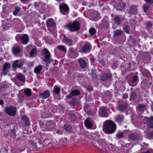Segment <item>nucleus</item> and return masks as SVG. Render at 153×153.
I'll return each mask as SVG.
<instances>
[{"label":"nucleus","instance_id":"4468645a","mask_svg":"<svg viewBox=\"0 0 153 153\" xmlns=\"http://www.w3.org/2000/svg\"><path fill=\"white\" fill-rule=\"evenodd\" d=\"M145 122L147 123V125L151 128H153V117H150V119L148 117H145Z\"/></svg>","mask_w":153,"mask_h":153},{"label":"nucleus","instance_id":"79ce46f5","mask_svg":"<svg viewBox=\"0 0 153 153\" xmlns=\"http://www.w3.org/2000/svg\"><path fill=\"white\" fill-rule=\"evenodd\" d=\"M32 150L33 151H35L37 149V145H36V143L34 141L32 142Z\"/></svg>","mask_w":153,"mask_h":153},{"label":"nucleus","instance_id":"864d4df0","mask_svg":"<svg viewBox=\"0 0 153 153\" xmlns=\"http://www.w3.org/2000/svg\"><path fill=\"white\" fill-rule=\"evenodd\" d=\"M153 151L152 150L150 149L149 150H148L146 152H143L141 153H153Z\"/></svg>","mask_w":153,"mask_h":153},{"label":"nucleus","instance_id":"dca6fc26","mask_svg":"<svg viewBox=\"0 0 153 153\" xmlns=\"http://www.w3.org/2000/svg\"><path fill=\"white\" fill-rule=\"evenodd\" d=\"M63 42H65L67 45L70 46L72 45L73 41L71 39H69L68 37H66L65 36H64L63 39Z\"/></svg>","mask_w":153,"mask_h":153},{"label":"nucleus","instance_id":"f257e3e1","mask_svg":"<svg viewBox=\"0 0 153 153\" xmlns=\"http://www.w3.org/2000/svg\"><path fill=\"white\" fill-rule=\"evenodd\" d=\"M116 129L115 123L110 120L105 121L103 124L102 130L106 134H111L114 133Z\"/></svg>","mask_w":153,"mask_h":153},{"label":"nucleus","instance_id":"2eb2a0df","mask_svg":"<svg viewBox=\"0 0 153 153\" xmlns=\"http://www.w3.org/2000/svg\"><path fill=\"white\" fill-rule=\"evenodd\" d=\"M29 37L26 34H24L20 38L21 42L24 44H27L28 41Z\"/></svg>","mask_w":153,"mask_h":153},{"label":"nucleus","instance_id":"49530a36","mask_svg":"<svg viewBox=\"0 0 153 153\" xmlns=\"http://www.w3.org/2000/svg\"><path fill=\"white\" fill-rule=\"evenodd\" d=\"M130 97L131 99L134 100L136 98L137 95L135 93H132L131 94Z\"/></svg>","mask_w":153,"mask_h":153},{"label":"nucleus","instance_id":"f3484780","mask_svg":"<svg viewBox=\"0 0 153 153\" xmlns=\"http://www.w3.org/2000/svg\"><path fill=\"white\" fill-rule=\"evenodd\" d=\"M46 24L48 27H53L55 25V22L51 19L48 20L47 21Z\"/></svg>","mask_w":153,"mask_h":153},{"label":"nucleus","instance_id":"cd10ccee","mask_svg":"<svg viewBox=\"0 0 153 153\" xmlns=\"http://www.w3.org/2000/svg\"><path fill=\"white\" fill-rule=\"evenodd\" d=\"M17 78L20 81L24 82L25 80V77L21 74H18L17 76Z\"/></svg>","mask_w":153,"mask_h":153},{"label":"nucleus","instance_id":"de8ad7c7","mask_svg":"<svg viewBox=\"0 0 153 153\" xmlns=\"http://www.w3.org/2000/svg\"><path fill=\"white\" fill-rule=\"evenodd\" d=\"M116 136L119 138L122 137L123 136V133L122 132L118 133L117 134Z\"/></svg>","mask_w":153,"mask_h":153},{"label":"nucleus","instance_id":"603ef678","mask_svg":"<svg viewBox=\"0 0 153 153\" xmlns=\"http://www.w3.org/2000/svg\"><path fill=\"white\" fill-rule=\"evenodd\" d=\"M99 61L100 63L103 66H104L105 65V63L103 60V59H101Z\"/></svg>","mask_w":153,"mask_h":153},{"label":"nucleus","instance_id":"5701e85b","mask_svg":"<svg viewBox=\"0 0 153 153\" xmlns=\"http://www.w3.org/2000/svg\"><path fill=\"white\" fill-rule=\"evenodd\" d=\"M70 94L72 96H77L80 94V92L78 90H75L70 92Z\"/></svg>","mask_w":153,"mask_h":153},{"label":"nucleus","instance_id":"20e7f679","mask_svg":"<svg viewBox=\"0 0 153 153\" xmlns=\"http://www.w3.org/2000/svg\"><path fill=\"white\" fill-rule=\"evenodd\" d=\"M4 111L9 115L13 116L16 114V109L13 107H6L5 108Z\"/></svg>","mask_w":153,"mask_h":153},{"label":"nucleus","instance_id":"393cba45","mask_svg":"<svg viewBox=\"0 0 153 153\" xmlns=\"http://www.w3.org/2000/svg\"><path fill=\"white\" fill-rule=\"evenodd\" d=\"M64 128L68 132L71 131L72 130L71 126L68 124H65L64 126Z\"/></svg>","mask_w":153,"mask_h":153},{"label":"nucleus","instance_id":"e2e57ef3","mask_svg":"<svg viewBox=\"0 0 153 153\" xmlns=\"http://www.w3.org/2000/svg\"><path fill=\"white\" fill-rule=\"evenodd\" d=\"M75 101H76V100H74V99H73L72 100V102L73 103H75Z\"/></svg>","mask_w":153,"mask_h":153},{"label":"nucleus","instance_id":"4be33fe9","mask_svg":"<svg viewBox=\"0 0 153 153\" xmlns=\"http://www.w3.org/2000/svg\"><path fill=\"white\" fill-rule=\"evenodd\" d=\"M114 19L115 23L117 25H120L121 19L119 16H115L114 18Z\"/></svg>","mask_w":153,"mask_h":153},{"label":"nucleus","instance_id":"39448f33","mask_svg":"<svg viewBox=\"0 0 153 153\" xmlns=\"http://www.w3.org/2000/svg\"><path fill=\"white\" fill-rule=\"evenodd\" d=\"M91 44L89 42H87L82 47L81 50L82 52L84 53H88L91 51Z\"/></svg>","mask_w":153,"mask_h":153},{"label":"nucleus","instance_id":"09e8293b","mask_svg":"<svg viewBox=\"0 0 153 153\" xmlns=\"http://www.w3.org/2000/svg\"><path fill=\"white\" fill-rule=\"evenodd\" d=\"M101 24L103 25H105L107 26L108 25V22L107 21L103 19L102 21Z\"/></svg>","mask_w":153,"mask_h":153},{"label":"nucleus","instance_id":"2f4dec72","mask_svg":"<svg viewBox=\"0 0 153 153\" xmlns=\"http://www.w3.org/2000/svg\"><path fill=\"white\" fill-rule=\"evenodd\" d=\"M2 27L4 30H6L8 29L10 27V25L8 24L6 22H3L2 25Z\"/></svg>","mask_w":153,"mask_h":153},{"label":"nucleus","instance_id":"5fc2aeb1","mask_svg":"<svg viewBox=\"0 0 153 153\" xmlns=\"http://www.w3.org/2000/svg\"><path fill=\"white\" fill-rule=\"evenodd\" d=\"M20 8L18 7H15V10L16 11H17L19 12L20 10Z\"/></svg>","mask_w":153,"mask_h":153},{"label":"nucleus","instance_id":"0e129e2a","mask_svg":"<svg viewBox=\"0 0 153 153\" xmlns=\"http://www.w3.org/2000/svg\"><path fill=\"white\" fill-rule=\"evenodd\" d=\"M21 0V1L23 2V1H28V0Z\"/></svg>","mask_w":153,"mask_h":153},{"label":"nucleus","instance_id":"c9c22d12","mask_svg":"<svg viewBox=\"0 0 153 153\" xmlns=\"http://www.w3.org/2000/svg\"><path fill=\"white\" fill-rule=\"evenodd\" d=\"M138 108L140 111H143L145 108V106L143 104H139L138 105Z\"/></svg>","mask_w":153,"mask_h":153},{"label":"nucleus","instance_id":"338daca9","mask_svg":"<svg viewBox=\"0 0 153 153\" xmlns=\"http://www.w3.org/2000/svg\"><path fill=\"white\" fill-rule=\"evenodd\" d=\"M134 21V20H133L132 19V20H131V22H132V21Z\"/></svg>","mask_w":153,"mask_h":153},{"label":"nucleus","instance_id":"6ab92c4d","mask_svg":"<svg viewBox=\"0 0 153 153\" xmlns=\"http://www.w3.org/2000/svg\"><path fill=\"white\" fill-rule=\"evenodd\" d=\"M151 59V57L149 55V53L148 52H146L143 54L142 59L144 60H147Z\"/></svg>","mask_w":153,"mask_h":153},{"label":"nucleus","instance_id":"f704fd0d","mask_svg":"<svg viewBox=\"0 0 153 153\" xmlns=\"http://www.w3.org/2000/svg\"><path fill=\"white\" fill-rule=\"evenodd\" d=\"M57 48L60 50L63 51L65 53L66 52V49L65 46L60 45L57 46Z\"/></svg>","mask_w":153,"mask_h":153},{"label":"nucleus","instance_id":"473e14b6","mask_svg":"<svg viewBox=\"0 0 153 153\" xmlns=\"http://www.w3.org/2000/svg\"><path fill=\"white\" fill-rule=\"evenodd\" d=\"M116 119L118 122L121 123L123 120L124 117L122 115H118L116 117Z\"/></svg>","mask_w":153,"mask_h":153},{"label":"nucleus","instance_id":"37998d69","mask_svg":"<svg viewBox=\"0 0 153 153\" xmlns=\"http://www.w3.org/2000/svg\"><path fill=\"white\" fill-rule=\"evenodd\" d=\"M89 32L91 35L95 34L96 33V30L94 28H91L89 30Z\"/></svg>","mask_w":153,"mask_h":153},{"label":"nucleus","instance_id":"b1692460","mask_svg":"<svg viewBox=\"0 0 153 153\" xmlns=\"http://www.w3.org/2000/svg\"><path fill=\"white\" fill-rule=\"evenodd\" d=\"M46 125V127L49 129H51L54 125V123L52 121H50L47 122Z\"/></svg>","mask_w":153,"mask_h":153},{"label":"nucleus","instance_id":"680f3d73","mask_svg":"<svg viewBox=\"0 0 153 153\" xmlns=\"http://www.w3.org/2000/svg\"><path fill=\"white\" fill-rule=\"evenodd\" d=\"M4 103V101L2 100H0V105H2Z\"/></svg>","mask_w":153,"mask_h":153},{"label":"nucleus","instance_id":"3c124183","mask_svg":"<svg viewBox=\"0 0 153 153\" xmlns=\"http://www.w3.org/2000/svg\"><path fill=\"white\" fill-rule=\"evenodd\" d=\"M152 26V24L150 22H148L146 24V28H150Z\"/></svg>","mask_w":153,"mask_h":153},{"label":"nucleus","instance_id":"72a5a7b5","mask_svg":"<svg viewBox=\"0 0 153 153\" xmlns=\"http://www.w3.org/2000/svg\"><path fill=\"white\" fill-rule=\"evenodd\" d=\"M114 35L115 36H117L121 35L123 33V31L121 30H117L114 32Z\"/></svg>","mask_w":153,"mask_h":153},{"label":"nucleus","instance_id":"58836bf2","mask_svg":"<svg viewBox=\"0 0 153 153\" xmlns=\"http://www.w3.org/2000/svg\"><path fill=\"white\" fill-rule=\"evenodd\" d=\"M25 94L27 95L28 96H30L31 95V90L28 89H26L25 91Z\"/></svg>","mask_w":153,"mask_h":153},{"label":"nucleus","instance_id":"e433bc0d","mask_svg":"<svg viewBox=\"0 0 153 153\" xmlns=\"http://www.w3.org/2000/svg\"><path fill=\"white\" fill-rule=\"evenodd\" d=\"M126 105H120L118 107V110L120 111H123L126 108Z\"/></svg>","mask_w":153,"mask_h":153},{"label":"nucleus","instance_id":"bf43d9fd","mask_svg":"<svg viewBox=\"0 0 153 153\" xmlns=\"http://www.w3.org/2000/svg\"><path fill=\"white\" fill-rule=\"evenodd\" d=\"M19 12L17 11H16L15 10L13 12V14L15 15V16H16L17 15V13H18Z\"/></svg>","mask_w":153,"mask_h":153},{"label":"nucleus","instance_id":"8fccbe9b","mask_svg":"<svg viewBox=\"0 0 153 153\" xmlns=\"http://www.w3.org/2000/svg\"><path fill=\"white\" fill-rule=\"evenodd\" d=\"M3 11H7L8 9V7L6 5H4L2 7Z\"/></svg>","mask_w":153,"mask_h":153},{"label":"nucleus","instance_id":"ddd939ff","mask_svg":"<svg viewBox=\"0 0 153 153\" xmlns=\"http://www.w3.org/2000/svg\"><path fill=\"white\" fill-rule=\"evenodd\" d=\"M60 9L61 12L64 15L66 14L65 13L67 12L69 10V7L66 4L62 5L60 6Z\"/></svg>","mask_w":153,"mask_h":153},{"label":"nucleus","instance_id":"1a4fd4ad","mask_svg":"<svg viewBox=\"0 0 153 153\" xmlns=\"http://www.w3.org/2000/svg\"><path fill=\"white\" fill-rule=\"evenodd\" d=\"M137 7L134 6H131L130 9L128 10V13L131 16L132 14H136L137 13Z\"/></svg>","mask_w":153,"mask_h":153},{"label":"nucleus","instance_id":"774afa93","mask_svg":"<svg viewBox=\"0 0 153 153\" xmlns=\"http://www.w3.org/2000/svg\"><path fill=\"white\" fill-rule=\"evenodd\" d=\"M143 143L144 144H145V143Z\"/></svg>","mask_w":153,"mask_h":153},{"label":"nucleus","instance_id":"f8f14e48","mask_svg":"<svg viewBox=\"0 0 153 153\" xmlns=\"http://www.w3.org/2000/svg\"><path fill=\"white\" fill-rule=\"evenodd\" d=\"M50 96V93L49 90H46L43 93L39 94V96L40 98L42 99H46L48 98Z\"/></svg>","mask_w":153,"mask_h":153},{"label":"nucleus","instance_id":"69168bd1","mask_svg":"<svg viewBox=\"0 0 153 153\" xmlns=\"http://www.w3.org/2000/svg\"><path fill=\"white\" fill-rule=\"evenodd\" d=\"M108 144L109 145H110V144L108 143V144H106V145H108Z\"/></svg>","mask_w":153,"mask_h":153},{"label":"nucleus","instance_id":"4d7b16f0","mask_svg":"<svg viewBox=\"0 0 153 153\" xmlns=\"http://www.w3.org/2000/svg\"><path fill=\"white\" fill-rule=\"evenodd\" d=\"M128 97V95L127 94H124L123 95V98L124 99H126Z\"/></svg>","mask_w":153,"mask_h":153},{"label":"nucleus","instance_id":"052dcab7","mask_svg":"<svg viewBox=\"0 0 153 153\" xmlns=\"http://www.w3.org/2000/svg\"><path fill=\"white\" fill-rule=\"evenodd\" d=\"M92 76L93 77L96 78L97 77V75L95 74H92Z\"/></svg>","mask_w":153,"mask_h":153},{"label":"nucleus","instance_id":"6e6d98bb","mask_svg":"<svg viewBox=\"0 0 153 153\" xmlns=\"http://www.w3.org/2000/svg\"><path fill=\"white\" fill-rule=\"evenodd\" d=\"M149 4H152L153 3V0H145Z\"/></svg>","mask_w":153,"mask_h":153},{"label":"nucleus","instance_id":"412c9836","mask_svg":"<svg viewBox=\"0 0 153 153\" xmlns=\"http://www.w3.org/2000/svg\"><path fill=\"white\" fill-rule=\"evenodd\" d=\"M126 5V4L124 2L122 1H120L117 9H119L120 10H121L125 7Z\"/></svg>","mask_w":153,"mask_h":153},{"label":"nucleus","instance_id":"c03bdc74","mask_svg":"<svg viewBox=\"0 0 153 153\" xmlns=\"http://www.w3.org/2000/svg\"><path fill=\"white\" fill-rule=\"evenodd\" d=\"M137 79L138 76L137 75L134 76L133 78L131 81V83L133 84L136 83Z\"/></svg>","mask_w":153,"mask_h":153},{"label":"nucleus","instance_id":"0eeeda50","mask_svg":"<svg viewBox=\"0 0 153 153\" xmlns=\"http://www.w3.org/2000/svg\"><path fill=\"white\" fill-rule=\"evenodd\" d=\"M100 76L101 80L103 81H106L107 80L110 79L112 77L111 75L105 73L101 74L100 75Z\"/></svg>","mask_w":153,"mask_h":153},{"label":"nucleus","instance_id":"c85d7f7f","mask_svg":"<svg viewBox=\"0 0 153 153\" xmlns=\"http://www.w3.org/2000/svg\"><path fill=\"white\" fill-rule=\"evenodd\" d=\"M12 51L14 54H18L20 52V49L18 47H14L13 48Z\"/></svg>","mask_w":153,"mask_h":153},{"label":"nucleus","instance_id":"7c9ffc66","mask_svg":"<svg viewBox=\"0 0 153 153\" xmlns=\"http://www.w3.org/2000/svg\"><path fill=\"white\" fill-rule=\"evenodd\" d=\"M100 18V13L97 12L94 14L92 17V20L94 21H97Z\"/></svg>","mask_w":153,"mask_h":153},{"label":"nucleus","instance_id":"13d9d810","mask_svg":"<svg viewBox=\"0 0 153 153\" xmlns=\"http://www.w3.org/2000/svg\"><path fill=\"white\" fill-rule=\"evenodd\" d=\"M72 96L70 94V95L66 96V97L68 99H71L72 98Z\"/></svg>","mask_w":153,"mask_h":153},{"label":"nucleus","instance_id":"a878e982","mask_svg":"<svg viewBox=\"0 0 153 153\" xmlns=\"http://www.w3.org/2000/svg\"><path fill=\"white\" fill-rule=\"evenodd\" d=\"M22 120L24 121L25 123L27 125H29L30 122L28 118L25 115H23L22 117Z\"/></svg>","mask_w":153,"mask_h":153},{"label":"nucleus","instance_id":"aec40b11","mask_svg":"<svg viewBox=\"0 0 153 153\" xmlns=\"http://www.w3.org/2000/svg\"><path fill=\"white\" fill-rule=\"evenodd\" d=\"M85 124L87 128H91L93 125L92 122L88 119H86L85 122Z\"/></svg>","mask_w":153,"mask_h":153},{"label":"nucleus","instance_id":"4c0bfd02","mask_svg":"<svg viewBox=\"0 0 153 153\" xmlns=\"http://www.w3.org/2000/svg\"><path fill=\"white\" fill-rule=\"evenodd\" d=\"M60 89V88L57 86H55L54 88V92L56 94H58L59 93Z\"/></svg>","mask_w":153,"mask_h":153},{"label":"nucleus","instance_id":"423d86ee","mask_svg":"<svg viewBox=\"0 0 153 153\" xmlns=\"http://www.w3.org/2000/svg\"><path fill=\"white\" fill-rule=\"evenodd\" d=\"M10 68V65L9 63H6L4 64L1 72L3 75H5L7 74Z\"/></svg>","mask_w":153,"mask_h":153},{"label":"nucleus","instance_id":"6e6552de","mask_svg":"<svg viewBox=\"0 0 153 153\" xmlns=\"http://www.w3.org/2000/svg\"><path fill=\"white\" fill-rule=\"evenodd\" d=\"M99 113L100 116L102 117H105L108 116V114L106 112V109L104 107H102L100 108Z\"/></svg>","mask_w":153,"mask_h":153},{"label":"nucleus","instance_id":"a211bd4d","mask_svg":"<svg viewBox=\"0 0 153 153\" xmlns=\"http://www.w3.org/2000/svg\"><path fill=\"white\" fill-rule=\"evenodd\" d=\"M68 119L72 122H74L76 120V117L74 113L71 112L69 113Z\"/></svg>","mask_w":153,"mask_h":153},{"label":"nucleus","instance_id":"c756f323","mask_svg":"<svg viewBox=\"0 0 153 153\" xmlns=\"http://www.w3.org/2000/svg\"><path fill=\"white\" fill-rule=\"evenodd\" d=\"M138 137L137 136L136 134H130L128 137L129 140H136Z\"/></svg>","mask_w":153,"mask_h":153},{"label":"nucleus","instance_id":"9b49d317","mask_svg":"<svg viewBox=\"0 0 153 153\" xmlns=\"http://www.w3.org/2000/svg\"><path fill=\"white\" fill-rule=\"evenodd\" d=\"M78 61L80 67L82 69L85 68L86 67L87 63L84 59L80 58L78 59Z\"/></svg>","mask_w":153,"mask_h":153},{"label":"nucleus","instance_id":"ea45409f","mask_svg":"<svg viewBox=\"0 0 153 153\" xmlns=\"http://www.w3.org/2000/svg\"><path fill=\"white\" fill-rule=\"evenodd\" d=\"M124 31L127 33H129L130 32V27L129 25H126L123 27Z\"/></svg>","mask_w":153,"mask_h":153},{"label":"nucleus","instance_id":"a19ab883","mask_svg":"<svg viewBox=\"0 0 153 153\" xmlns=\"http://www.w3.org/2000/svg\"><path fill=\"white\" fill-rule=\"evenodd\" d=\"M37 53V50L35 48H33L31 50L30 55V56H32Z\"/></svg>","mask_w":153,"mask_h":153},{"label":"nucleus","instance_id":"9d476101","mask_svg":"<svg viewBox=\"0 0 153 153\" xmlns=\"http://www.w3.org/2000/svg\"><path fill=\"white\" fill-rule=\"evenodd\" d=\"M23 65L22 63L18 60L15 61L12 64V67L15 71L17 68H20Z\"/></svg>","mask_w":153,"mask_h":153},{"label":"nucleus","instance_id":"bb28decb","mask_svg":"<svg viewBox=\"0 0 153 153\" xmlns=\"http://www.w3.org/2000/svg\"><path fill=\"white\" fill-rule=\"evenodd\" d=\"M42 67L41 65L37 66L35 68L34 71L36 74L39 73L42 69Z\"/></svg>","mask_w":153,"mask_h":153},{"label":"nucleus","instance_id":"f03ea898","mask_svg":"<svg viewBox=\"0 0 153 153\" xmlns=\"http://www.w3.org/2000/svg\"><path fill=\"white\" fill-rule=\"evenodd\" d=\"M71 32H74L78 31L80 28V25L79 22L75 21L72 23L68 24L65 26Z\"/></svg>","mask_w":153,"mask_h":153},{"label":"nucleus","instance_id":"7ed1b4c3","mask_svg":"<svg viewBox=\"0 0 153 153\" xmlns=\"http://www.w3.org/2000/svg\"><path fill=\"white\" fill-rule=\"evenodd\" d=\"M42 53L43 56V60L46 63L49 64L51 61V54L48 51L47 49L45 48L42 50Z\"/></svg>","mask_w":153,"mask_h":153},{"label":"nucleus","instance_id":"a18cd8bd","mask_svg":"<svg viewBox=\"0 0 153 153\" xmlns=\"http://www.w3.org/2000/svg\"><path fill=\"white\" fill-rule=\"evenodd\" d=\"M150 7V6L148 4H144L143 6V9L144 11L146 12L148 9Z\"/></svg>","mask_w":153,"mask_h":153}]
</instances>
